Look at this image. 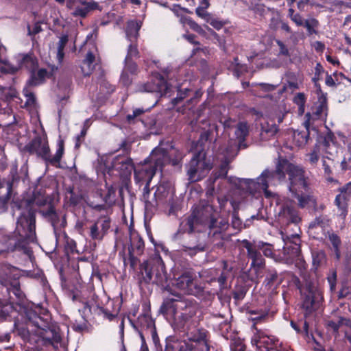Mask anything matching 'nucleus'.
Returning a JSON list of instances; mask_svg holds the SVG:
<instances>
[{
	"mask_svg": "<svg viewBox=\"0 0 351 351\" xmlns=\"http://www.w3.org/2000/svg\"><path fill=\"white\" fill-rule=\"evenodd\" d=\"M286 174L289 176L290 192L298 198V205L300 208L306 207L313 199L308 195H298L299 191L306 189L307 187L304 171L302 167L291 163L287 160H280L276 170L265 169L256 180H243L242 182L247 186L251 193H263L266 198H271L274 194L267 189L268 186L284 181Z\"/></svg>",
	"mask_w": 351,
	"mask_h": 351,
	"instance_id": "nucleus-1",
	"label": "nucleus"
},
{
	"mask_svg": "<svg viewBox=\"0 0 351 351\" xmlns=\"http://www.w3.org/2000/svg\"><path fill=\"white\" fill-rule=\"evenodd\" d=\"M19 269L9 264H1V318L9 316L10 313L16 311L21 316L23 323L14 322V332L22 339L26 340L31 332L35 333V326L29 324L25 314L21 311V307L29 308L22 304L25 295L20 289Z\"/></svg>",
	"mask_w": 351,
	"mask_h": 351,
	"instance_id": "nucleus-2",
	"label": "nucleus"
},
{
	"mask_svg": "<svg viewBox=\"0 0 351 351\" xmlns=\"http://www.w3.org/2000/svg\"><path fill=\"white\" fill-rule=\"evenodd\" d=\"M21 309L29 324L35 326V334L42 339L43 345L52 346L57 350L62 339L58 329L51 326L48 319L41 317L32 308L21 307Z\"/></svg>",
	"mask_w": 351,
	"mask_h": 351,
	"instance_id": "nucleus-3",
	"label": "nucleus"
},
{
	"mask_svg": "<svg viewBox=\"0 0 351 351\" xmlns=\"http://www.w3.org/2000/svg\"><path fill=\"white\" fill-rule=\"evenodd\" d=\"M298 288L302 298V307L306 315L320 308L324 301L323 291L315 277L304 274Z\"/></svg>",
	"mask_w": 351,
	"mask_h": 351,
	"instance_id": "nucleus-4",
	"label": "nucleus"
},
{
	"mask_svg": "<svg viewBox=\"0 0 351 351\" xmlns=\"http://www.w3.org/2000/svg\"><path fill=\"white\" fill-rule=\"evenodd\" d=\"M206 222L208 223L210 229L208 234L213 237L219 234L222 231H225L229 226L226 219H222L218 221L214 217L213 207L209 204L203 206L199 210H195L192 215L187 217L182 224L185 223L184 226L188 227L186 230L189 232H192L194 230L195 223Z\"/></svg>",
	"mask_w": 351,
	"mask_h": 351,
	"instance_id": "nucleus-5",
	"label": "nucleus"
},
{
	"mask_svg": "<svg viewBox=\"0 0 351 351\" xmlns=\"http://www.w3.org/2000/svg\"><path fill=\"white\" fill-rule=\"evenodd\" d=\"M243 246L247 250V256L252 261L251 267L258 271L265 267V260L260 251H262L263 255L267 258L274 259L278 262L274 253V247L272 244L263 241H250L247 239L242 241Z\"/></svg>",
	"mask_w": 351,
	"mask_h": 351,
	"instance_id": "nucleus-6",
	"label": "nucleus"
},
{
	"mask_svg": "<svg viewBox=\"0 0 351 351\" xmlns=\"http://www.w3.org/2000/svg\"><path fill=\"white\" fill-rule=\"evenodd\" d=\"M31 154H36L41 157L46 162L58 167L64 151V141L60 139L58 142V149L54 156L50 154L48 142L41 136H36L25 147Z\"/></svg>",
	"mask_w": 351,
	"mask_h": 351,
	"instance_id": "nucleus-7",
	"label": "nucleus"
},
{
	"mask_svg": "<svg viewBox=\"0 0 351 351\" xmlns=\"http://www.w3.org/2000/svg\"><path fill=\"white\" fill-rule=\"evenodd\" d=\"M190 342L175 343L167 345V350L176 351H209V346L206 339L207 331L204 328H195L188 331Z\"/></svg>",
	"mask_w": 351,
	"mask_h": 351,
	"instance_id": "nucleus-8",
	"label": "nucleus"
},
{
	"mask_svg": "<svg viewBox=\"0 0 351 351\" xmlns=\"http://www.w3.org/2000/svg\"><path fill=\"white\" fill-rule=\"evenodd\" d=\"M236 156L237 153H232L226 150V154L220 165L212 172L210 177L208 180L209 182L210 186L212 189H214V184L217 180L226 178L229 182H232L234 184L238 185V187L243 190H246L252 195H255L256 193H251L247 186L242 182L243 180H246L245 178L234 179L231 177H226L230 169L229 164L232 161Z\"/></svg>",
	"mask_w": 351,
	"mask_h": 351,
	"instance_id": "nucleus-9",
	"label": "nucleus"
},
{
	"mask_svg": "<svg viewBox=\"0 0 351 351\" xmlns=\"http://www.w3.org/2000/svg\"><path fill=\"white\" fill-rule=\"evenodd\" d=\"M212 169V165L206 158V153L202 150L195 153L186 166L189 180L195 182L204 178Z\"/></svg>",
	"mask_w": 351,
	"mask_h": 351,
	"instance_id": "nucleus-10",
	"label": "nucleus"
},
{
	"mask_svg": "<svg viewBox=\"0 0 351 351\" xmlns=\"http://www.w3.org/2000/svg\"><path fill=\"white\" fill-rule=\"evenodd\" d=\"M52 75V71L45 68H37L29 73V78L23 90L24 96L26 98L25 106H34L36 104V97L32 88L44 84L47 79Z\"/></svg>",
	"mask_w": 351,
	"mask_h": 351,
	"instance_id": "nucleus-11",
	"label": "nucleus"
},
{
	"mask_svg": "<svg viewBox=\"0 0 351 351\" xmlns=\"http://www.w3.org/2000/svg\"><path fill=\"white\" fill-rule=\"evenodd\" d=\"M36 218L34 214L28 213L19 217L14 235L27 246L34 241L36 235Z\"/></svg>",
	"mask_w": 351,
	"mask_h": 351,
	"instance_id": "nucleus-12",
	"label": "nucleus"
},
{
	"mask_svg": "<svg viewBox=\"0 0 351 351\" xmlns=\"http://www.w3.org/2000/svg\"><path fill=\"white\" fill-rule=\"evenodd\" d=\"M172 285L185 293L200 296L204 292V287L196 279L195 275L189 271H184L179 277L175 278Z\"/></svg>",
	"mask_w": 351,
	"mask_h": 351,
	"instance_id": "nucleus-13",
	"label": "nucleus"
},
{
	"mask_svg": "<svg viewBox=\"0 0 351 351\" xmlns=\"http://www.w3.org/2000/svg\"><path fill=\"white\" fill-rule=\"evenodd\" d=\"M150 191L147 186H144L143 199L145 203L147 208L157 206H164L167 203L173 200V193L170 191V187L167 184H159L154 193L152 199H149Z\"/></svg>",
	"mask_w": 351,
	"mask_h": 351,
	"instance_id": "nucleus-14",
	"label": "nucleus"
},
{
	"mask_svg": "<svg viewBox=\"0 0 351 351\" xmlns=\"http://www.w3.org/2000/svg\"><path fill=\"white\" fill-rule=\"evenodd\" d=\"M18 61L19 64L17 66H13L8 60H1V74H14L21 66H24L29 71V73H30L32 71L38 67V60L32 53L20 54Z\"/></svg>",
	"mask_w": 351,
	"mask_h": 351,
	"instance_id": "nucleus-15",
	"label": "nucleus"
},
{
	"mask_svg": "<svg viewBox=\"0 0 351 351\" xmlns=\"http://www.w3.org/2000/svg\"><path fill=\"white\" fill-rule=\"evenodd\" d=\"M328 111L327 100L325 97H320L318 102L316 103L311 109V112H308L305 114L306 120L304 125L306 129L309 130L312 128L313 122L315 120L323 119L326 117Z\"/></svg>",
	"mask_w": 351,
	"mask_h": 351,
	"instance_id": "nucleus-16",
	"label": "nucleus"
},
{
	"mask_svg": "<svg viewBox=\"0 0 351 351\" xmlns=\"http://www.w3.org/2000/svg\"><path fill=\"white\" fill-rule=\"evenodd\" d=\"M111 220L107 216H101L92 223L88 229V235L92 240L101 241L110 228Z\"/></svg>",
	"mask_w": 351,
	"mask_h": 351,
	"instance_id": "nucleus-17",
	"label": "nucleus"
},
{
	"mask_svg": "<svg viewBox=\"0 0 351 351\" xmlns=\"http://www.w3.org/2000/svg\"><path fill=\"white\" fill-rule=\"evenodd\" d=\"M156 167L149 164L147 160L134 168V180L139 185L145 184V186L149 188V184L156 173Z\"/></svg>",
	"mask_w": 351,
	"mask_h": 351,
	"instance_id": "nucleus-18",
	"label": "nucleus"
},
{
	"mask_svg": "<svg viewBox=\"0 0 351 351\" xmlns=\"http://www.w3.org/2000/svg\"><path fill=\"white\" fill-rule=\"evenodd\" d=\"M169 89L166 80L162 76L156 75L153 77L152 82L139 84L137 90L142 93H158L162 96L169 93Z\"/></svg>",
	"mask_w": 351,
	"mask_h": 351,
	"instance_id": "nucleus-19",
	"label": "nucleus"
},
{
	"mask_svg": "<svg viewBox=\"0 0 351 351\" xmlns=\"http://www.w3.org/2000/svg\"><path fill=\"white\" fill-rule=\"evenodd\" d=\"M277 219L282 225H288L290 223L297 224L301 221L300 215L291 202H286L280 207Z\"/></svg>",
	"mask_w": 351,
	"mask_h": 351,
	"instance_id": "nucleus-20",
	"label": "nucleus"
},
{
	"mask_svg": "<svg viewBox=\"0 0 351 351\" xmlns=\"http://www.w3.org/2000/svg\"><path fill=\"white\" fill-rule=\"evenodd\" d=\"M23 242L15 235L3 237L1 241V253L21 250L31 257L32 251Z\"/></svg>",
	"mask_w": 351,
	"mask_h": 351,
	"instance_id": "nucleus-21",
	"label": "nucleus"
},
{
	"mask_svg": "<svg viewBox=\"0 0 351 351\" xmlns=\"http://www.w3.org/2000/svg\"><path fill=\"white\" fill-rule=\"evenodd\" d=\"M249 134V127L246 122H239L237 124L234 134L238 140L237 145L230 144L226 148L228 152L232 153H237L240 149H244L247 147V144L245 143V138Z\"/></svg>",
	"mask_w": 351,
	"mask_h": 351,
	"instance_id": "nucleus-22",
	"label": "nucleus"
},
{
	"mask_svg": "<svg viewBox=\"0 0 351 351\" xmlns=\"http://www.w3.org/2000/svg\"><path fill=\"white\" fill-rule=\"evenodd\" d=\"M112 167L119 172L121 176H130L132 171L134 170V166L132 160L125 156H117L112 161Z\"/></svg>",
	"mask_w": 351,
	"mask_h": 351,
	"instance_id": "nucleus-23",
	"label": "nucleus"
},
{
	"mask_svg": "<svg viewBox=\"0 0 351 351\" xmlns=\"http://www.w3.org/2000/svg\"><path fill=\"white\" fill-rule=\"evenodd\" d=\"M340 194L335 199V204L340 211V215L345 217L348 213V202L351 198V182L340 189Z\"/></svg>",
	"mask_w": 351,
	"mask_h": 351,
	"instance_id": "nucleus-24",
	"label": "nucleus"
},
{
	"mask_svg": "<svg viewBox=\"0 0 351 351\" xmlns=\"http://www.w3.org/2000/svg\"><path fill=\"white\" fill-rule=\"evenodd\" d=\"M145 160L149 164L153 165L156 171L158 169H162L165 165L168 163L170 157L166 150L161 147H157L152 151L149 158Z\"/></svg>",
	"mask_w": 351,
	"mask_h": 351,
	"instance_id": "nucleus-25",
	"label": "nucleus"
},
{
	"mask_svg": "<svg viewBox=\"0 0 351 351\" xmlns=\"http://www.w3.org/2000/svg\"><path fill=\"white\" fill-rule=\"evenodd\" d=\"M144 247L145 244L143 239L138 234H133L130 237V247H129L130 258L132 267L136 260L134 255L142 254Z\"/></svg>",
	"mask_w": 351,
	"mask_h": 351,
	"instance_id": "nucleus-26",
	"label": "nucleus"
},
{
	"mask_svg": "<svg viewBox=\"0 0 351 351\" xmlns=\"http://www.w3.org/2000/svg\"><path fill=\"white\" fill-rule=\"evenodd\" d=\"M141 21H129L125 27V36L130 43H136L139 36V30L141 27Z\"/></svg>",
	"mask_w": 351,
	"mask_h": 351,
	"instance_id": "nucleus-27",
	"label": "nucleus"
},
{
	"mask_svg": "<svg viewBox=\"0 0 351 351\" xmlns=\"http://www.w3.org/2000/svg\"><path fill=\"white\" fill-rule=\"evenodd\" d=\"M154 265L145 261L140 266L139 283L149 284L152 282L154 275Z\"/></svg>",
	"mask_w": 351,
	"mask_h": 351,
	"instance_id": "nucleus-28",
	"label": "nucleus"
},
{
	"mask_svg": "<svg viewBox=\"0 0 351 351\" xmlns=\"http://www.w3.org/2000/svg\"><path fill=\"white\" fill-rule=\"evenodd\" d=\"M97 5V3L95 2L80 0V3H77V5L72 12V15L74 16L85 17L90 11L96 9Z\"/></svg>",
	"mask_w": 351,
	"mask_h": 351,
	"instance_id": "nucleus-29",
	"label": "nucleus"
},
{
	"mask_svg": "<svg viewBox=\"0 0 351 351\" xmlns=\"http://www.w3.org/2000/svg\"><path fill=\"white\" fill-rule=\"evenodd\" d=\"M280 282H281L278 280V274L276 269H268L266 270V276L263 284L267 290L274 291Z\"/></svg>",
	"mask_w": 351,
	"mask_h": 351,
	"instance_id": "nucleus-30",
	"label": "nucleus"
},
{
	"mask_svg": "<svg viewBox=\"0 0 351 351\" xmlns=\"http://www.w3.org/2000/svg\"><path fill=\"white\" fill-rule=\"evenodd\" d=\"M252 344L256 346L258 350H261L263 348L267 351L269 346L270 345V339L261 330H257L256 332L254 335L251 340Z\"/></svg>",
	"mask_w": 351,
	"mask_h": 351,
	"instance_id": "nucleus-31",
	"label": "nucleus"
},
{
	"mask_svg": "<svg viewBox=\"0 0 351 351\" xmlns=\"http://www.w3.org/2000/svg\"><path fill=\"white\" fill-rule=\"evenodd\" d=\"M328 245L330 249L334 252L337 260L340 259L341 241L340 237L334 232H328Z\"/></svg>",
	"mask_w": 351,
	"mask_h": 351,
	"instance_id": "nucleus-32",
	"label": "nucleus"
},
{
	"mask_svg": "<svg viewBox=\"0 0 351 351\" xmlns=\"http://www.w3.org/2000/svg\"><path fill=\"white\" fill-rule=\"evenodd\" d=\"M187 306V302L185 301L176 299H167L163 302L161 308L166 311L172 309V311L176 314L177 309H184L186 308Z\"/></svg>",
	"mask_w": 351,
	"mask_h": 351,
	"instance_id": "nucleus-33",
	"label": "nucleus"
},
{
	"mask_svg": "<svg viewBox=\"0 0 351 351\" xmlns=\"http://www.w3.org/2000/svg\"><path fill=\"white\" fill-rule=\"evenodd\" d=\"M154 275L152 283L163 285L167 280V274L161 264L154 265Z\"/></svg>",
	"mask_w": 351,
	"mask_h": 351,
	"instance_id": "nucleus-34",
	"label": "nucleus"
},
{
	"mask_svg": "<svg viewBox=\"0 0 351 351\" xmlns=\"http://www.w3.org/2000/svg\"><path fill=\"white\" fill-rule=\"evenodd\" d=\"M95 55L92 52L88 51L81 66V69L84 76H88L90 75L95 69Z\"/></svg>",
	"mask_w": 351,
	"mask_h": 351,
	"instance_id": "nucleus-35",
	"label": "nucleus"
},
{
	"mask_svg": "<svg viewBox=\"0 0 351 351\" xmlns=\"http://www.w3.org/2000/svg\"><path fill=\"white\" fill-rule=\"evenodd\" d=\"M278 132V128L275 123L269 124L268 123L262 125L261 137L263 140L267 141L274 138Z\"/></svg>",
	"mask_w": 351,
	"mask_h": 351,
	"instance_id": "nucleus-36",
	"label": "nucleus"
},
{
	"mask_svg": "<svg viewBox=\"0 0 351 351\" xmlns=\"http://www.w3.org/2000/svg\"><path fill=\"white\" fill-rule=\"evenodd\" d=\"M293 241H292V245L289 246L288 243L285 242V245L283 249L285 252H287V250H289L290 248H291L290 258H295L298 257L300 252V238L298 237V234H293L291 235Z\"/></svg>",
	"mask_w": 351,
	"mask_h": 351,
	"instance_id": "nucleus-37",
	"label": "nucleus"
},
{
	"mask_svg": "<svg viewBox=\"0 0 351 351\" xmlns=\"http://www.w3.org/2000/svg\"><path fill=\"white\" fill-rule=\"evenodd\" d=\"M316 145L319 146L320 150L323 149L326 153L332 154L331 149L335 148V143L333 141V135L328 134L326 135L324 140Z\"/></svg>",
	"mask_w": 351,
	"mask_h": 351,
	"instance_id": "nucleus-38",
	"label": "nucleus"
},
{
	"mask_svg": "<svg viewBox=\"0 0 351 351\" xmlns=\"http://www.w3.org/2000/svg\"><path fill=\"white\" fill-rule=\"evenodd\" d=\"M319 25V21L316 19L312 17L305 19L302 27H304L306 29L308 35H313L317 34L318 32L317 29Z\"/></svg>",
	"mask_w": 351,
	"mask_h": 351,
	"instance_id": "nucleus-39",
	"label": "nucleus"
},
{
	"mask_svg": "<svg viewBox=\"0 0 351 351\" xmlns=\"http://www.w3.org/2000/svg\"><path fill=\"white\" fill-rule=\"evenodd\" d=\"M322 165L327 180L330 182H332L335 180L330 176V175L332 173V167H334V160L328 157L324 158L322 159Z\"/></svg>",
	"mask_w": 351,
	"mask_h": 351,
	"instance_id": "nucleus-40",
	"label": "nucleus"
},
{
	"mask_svg": "<svg viewBox=\"0 0 351 351\" xmlns=\"http://www.w3.org/2000/svg\"><path fill=\"white\" fill-rule=\"evenodd\" d=\"M311 129L312 128L309 130L306 129V132L297 131L294 133L293 139L298 146H303L307 143Z\"/></svg>",
	"mask_w": 351,
	"mask_h": 351,
	"instance_id": "nucleus-41",
	"label": "nucleus"
},
{
	"mask_svg": "<svg viewBox=\"0 0 351 351\" xmlns=\"http://www.w3.org/2000/svg\"><path fill=\"white\" fill-rule=\"evenodd\" d=\"M313 264L317 267L326 262V254L322 250H315L312 252Z\"/></svg>",
	"mask_w": 351,
	"mask_h": 351,
	"instance_id": "nucleus-42",
	"label": "nucleus"
},
{
	"mask_svg": "<svg viewBox=\"0 0 351 351\" xmlns=\"http://www.w3.org/2000/svg\"><path fill=\"white\" fill-rule=\"evenodd\" d=\"M287 16L297 26H303L305 19H304L300 14L295 12V10L292 7H290L288 10Z\"/></svg>",
	"mask_w": 351,
	"mask_h": 351,
	"instance_id": "nucleus-43",
	"label": "nucleus"
},
{
	"mask_svg": "<svg viewBox=\"0 0 351 351\" xmlns=\"http://www.w3.org/2000/svg\"><path fill=\"white\" fill-rule=\"evenodd\" d=\"M326 227H308V232L309 235L315 239H322L326 236Z\"/></svg>",
	"mask_w": 351,
	"mask_h": 351,
	"instance_id": "nucleus-44",
	"label": "nucleus"
},
{
	"mask_svg": "<svg viewBox=\"0 0 351 351\" xmlns=\"http://www.w3.org/2000/svg\"><path fill=\"white\" fill-rule=\"evenodd\" d=\"M64 247L66 254L80 253L77 250L76 242L67 235L64 236Z\"/></svg>",
	"mask_w": 351,
	"mask_h": 351,
	"instance_id": "nucleus-45",
	"label": "nucleus"
},
{
	"mask_svg": "<svg viewBox=\"0 0 351 351\" xmlns=\"http://www.w3.org/2000/svg\"><path fill=\"white\" fill-rule=\"evenodd\" d=\"M16 90L12 87L9 88L1 87V100L4 99L5 101H10L16 97Z\"/></svg>",
	"mask_w": 351,
	"mask_h": 351,
	"instance_id": "nucleus-46",
	"label": "nucleus"
},
{
	"mask_svg": "<svg viewBox=\"0 0 351 351\" xmlns=\"http://www.w3.org/2000/svg\"><path fill=\"white\" fill-rule=\"evenodd\" d=\"M69 37L67 35H64L60 37L58 43V53L57 56L59 60H62L64 58V49L68 43Z\"/></svg>",
	"mask_w": 351,
	"mask_h": 351,
	"instance_id": "nucleus-47",
	"label": "nucleus"
},
{
	"mask_svg": "<svg viewBox=\"0 0 351 351\" xmlns=\"http://www.w3.org/2000/svg\"><path fill=\"white\" fill-rule=\"evenodd\" d=\"M320 156V148L319 146L315 145L311 152H310L308 156V160L312 165H315L319 158Z\"/></svg>",
	"mask_w": 351,
	"mask_h": 351,
	"instance_id": "nucleus-48",
	"label": "nucleus"
},
{
	"mask_svg": "<svg viewBox=\"0 0 351 351\" xmlns=\"http://www.w3.org/2000/svg\"><path fill=\"white\" fill-rule=\"evenodd\" d=\"M143 108H136L133 110L132 114H128L126 116V121L129 124L134 123L140 120L139 117L144 113Z\"/></svg>",
	"mask_w": 351,
	"mask_h": 351,
	"instance_id": "nucleus-49",
	"label": "nucleus"
},
{
	"mask_svg": "<svg viewBox=\"0 0 351 351\" xmlns=\"http://www.w3.org/2000/svg\"><path fill=\"white\" fill-rule=\"evenodd\" d=\"M139 51L138 50L136 43H130L128 48V53L125 57L127 61L132 60L133 58H138Z\"/></svg>",
	"mask_w": 351,
	"mask_h": 351,
	"instance_id": "nucleus-50",
	"label": "nucleus"
},
{
	"mask_svg": "<svg viewBox=\"0 0 351 351\" xmlns=\"http://www.w3.org/2000/svg\"><path fill=\"white\" fill-rule=\"evenodd\" d=\"M32 202L36 206H43L47 204V199L45 196L40 193H36L34 194Z\"/></svg>",
	"mask_w": 351,
	"mask_h": 351,
	"instance_id": "nucleus-51",
	"label": "nucleus"
},
{
	"mask_svg": "<svg viewBox=\"0 0 351 351\" xmlns=\"http://www.w3.org/2000/svg\"><path fill=\"white\" fill-rule=\"evenodd\" d=\"M250 313L251 315H254L255 316L254 317H252L250 318V319L254 322V324L252 326V328L256 329L257 330V328H256V324L257 323H258L259 322L265 319L267 316V313H256L255 311H250Z\"/></svg>",
	"mask_w": 351,
	"mask_h": 351,
	"instance_id": "nucleus-52",
	"label": "nucleus"
},
{
	"mask_svg": "<svg viewBox=\"0 0 351 351\" xmlns=\"http://www.w3.org/2000/svg\"><path fill=\"white\" fill-rule=\"evenodd\" d=\"M123 71H126L131 75L135 74L137 71V65L135 62L130 60L128 61L125 59V67Z\"/></svg>",
	"mask_w": 351,
	"mask_h": 351,
	"instance_id": "nucleus-53",
	"label": "nucleus"
},
{
	"mask_svg": "<svg viewBox=\"0 0 351 351\" xmlns=\"http://www.w3.org/2000/svg\"><path fill=\"white\" fill-rule=\"evenodd\" d=\"M276 43L279 47V51L278 56H282L285 57H290L289 50L287 46L281 40H276Z\"/></svg>",
	"mask_w": 351,
	"mask_h": 351,
	"instance_id": "nucleus-54",
	"label": "nucleus"
},
{
	"mask_svg": "<svg viewBox=\"0 0 351 351\" xmlns=\"http://www.w3.org/2000/svg\"><path fill=\"white\" fill-rule=\"evenodd\" d=\"M191 90L186 88L183 89H179L178 91V95L176 97L172 99V104L176 105L179 104L184 98H185L189 92Z\"/></svg>",
	"mask_w": 351,
	"mask_h": 351,
	"instance_id": "nucleus-55",
	"label": "nucleus"
},
{
	"mask_svg": "<svg viewBox=\"0 0 351 351\" xmlns=\"http://www.w3.org/2000/svg\"><path fill=\"white\" fill-rule=\"evenodd\" d=\"M189 319L190 317L187 314L181 313L180 315H178V318H176L178 326L184 329L186 325L189 322Z\"/></svg>",
	"mask_w": 351,
	"mask_h": 351,
	"instance_id": "nucleus-56",
	"label": "nucleus"
},
{
	"mask_svg": "<svg viewBox=\"0 0 351 351\" xmlns=\"http://www.w3.org/2000/svg\"><path fill=\"white\" fill-rule=\"evenodd\" d=\"M6 185L8 191L6 196L3 200L1 199V209L4 207L5 204L9 203L11 201L12 196V183L10 182H7Z\"/></svg>",
	"mask_w": 351,
	"mask_h": 351,
	"instance_id": "nucleus-57",
	"label": "nucleus"
},
{
	"mask_svg": "<svg viewBox=\"0 0 351 351\" xmlns=\"http://www.w3.org/2000/svg\"><path fill=\"white\" fill-rule=\"evenodd\" d=\"M184 247V251L189 252V254L193 256L195 254L198 252L204 251V246L201 244H198L196 245H189V246H183Z\"/></svg>",
	"mask_w": 351,
	"mask_h": 351,
	"instance_id": "nucleus-58",
	"label": "nucleus"
},
{
	"mask_svg": "<svg viewBox=\"0 0 351 351\" xmlns=\"http://www.w3.org/2000/svg\"><path fill=\"white\" fill-rule=\"evenodd\" d=\"M55 208L54 206L51 204H49L47 206V208H40L38 211V213L45 219H47V220L49 219V218L51 217V214L53 213V211L55 210Z\"/></svg>",
	"mask_w": 351,
	"mask_h": 351,
	"instance_id": "nucleus-59",
	"label": "nucleus"
},
{
	"mask_svg": "<svg viewBox=\"0 0 351 351\" xmlns=\"http://www.w3.org/2000/svg\"><path fill=\"white\" fill-rule=\"evenodd\" d=\"M327 227L328 226V221L323 217H318L315 218L311 223L308 227Z\"/></svg>",
	"mask_w": 351,
	"mask_h": 351,
	"instance_id": "nucleus-60",
	"label": "nucleus"
},
{
	"mask_svg": "<svg viewBox=\"0 0 351 351\" xmlns=\"http://www.w3.org/2000/svg\"><path fill=\"white\" fill-rule=\"evenodd\" d=\"M232 226L235 230H240L242 228V221L239 217L238 213L234 212L232 216Z\"/></svg>",
	"mask_w": 351,
	"mask_h": 351,
	"instance_id": "nucleus-61",
	"label": "nucleus"
},
{
	"mask_svg": "<svg viewBox=\"0 0 351 351\" xmlns=\"http://www.w3.org/2000/svg\"><path fill=\"white\" fill-rule=\"evenodd\" d=\"M351 293V287L348 286L346 283H343L341 288L338 293V298L342 299L347 297Z\"/></svg>",
	"mask_w": 351,
	"mask_h": 351,
	"instance_id": "nucleus-62",
	"label": "nucleus"
},
{
	"mask_svg": "<svg viewBox=\"0 0 351 351\" xmlns=\"http://www.w3.org/2000/svg\"><path fill=\"white\" fill-rule=\"evenodd\" d=\"M207 23H208L210 25H212L214 28L219 30L221 29L224 23L217 19H214L210 16V19H207Z\"/></svg>",
	"mask_w": 351,
	"mask_h": 351,
	"instance_id": "nucleus-63",
	"label": "nucleus"
},
{
	"mask_svg": "<svg viewBox=\"0 0 351 351\" xmlns=\"http://www.w3.org/2000/svg\"><path fill=\"white\" fill-rule=\"evenodd\" d=\"M324 70L320 63H317L315 67V77L313 78V82L317 86V81L319 80V76L324 73Z\"/></svg>",
	"mask_w": 351,
	"mask_h": 351,
	"instance_id": "nucleus-64",
	"label": "nucleus"
}]
</instances>
